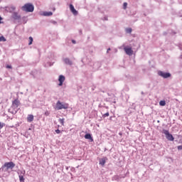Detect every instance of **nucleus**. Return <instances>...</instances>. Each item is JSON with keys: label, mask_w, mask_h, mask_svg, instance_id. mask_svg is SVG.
<instances>
[{"label": "nucleus", "mask_w": 182, "mask_h": 182, "mask_svg": "<svg viewBox=\"0 0 182 182\" xmlns=\"http://www.w3.org/2000/svg\"><path fill=\"white\" fill-rule=\"evenodd\" d=\"M4 167H6L7 170H9V168H14V167H15V164L12 161L6 162L4 164Z\"/></svg>", "instance_id": "obj_5"}, {"label": "nucleus", "mask_w": 182, "mask_h": 182, "mask_svg": "<svg viewBox=\"0 0 182 182\" xmlns=\"http://www.w3.org/2000/svg\"><path fill=\"white\" fill-rule=\"evenodd\" d=\"M55 133H56L57 134H59L60 133V130L56 129V130H55Z\"/></svg>", "instance_id": "obj_27"}, {"label": "nucleus", "mask_w": 182, "mask_h": 182, "mask_svg": "<svg viewBox=\"0 0 182 182\" xmlns=\"http://www.w3.org/2000/svg\"><path fill=\"white\" fill-rule=\"evenodd\" d=\"M29 43L28 45H32V43L33 42V38L29 37Z\"/></svg>", "instance_id": "obj_20"}, {"label": "nucleus", "mask_w": 182, "mask_h": 182, "mask_svg": "<svg viewBox=\"0 0 182 182\" xmlns=\"http://www.w3.org/2000/svg\"><path fill=\"white\" fill-rule=\"evenodd\" d=\"M27 122H28V123L33 122V115L28 114L27 117Z\"/></svg>", "instance_id": "obj_9"}, {"label": "nucleus", "mask_w": 182, "mask_h": 182, "mask_svg": "<svg viewBox=\"0 0 182 182\" xmlns=\"http://www.w3.org/2000/svg\"><path fill=\"white\" fill-rule=\"evenodd\" d=\"M85 139H87V140H90L91 141H93V138H92V135L90 134H86L85 135Z\"/></svg>", "instance_id": "obj_10"}, {"label": "nucleus", "mask_w": 182, "mask_h": 182, "mask_svg": "<svg viewBox=\"0 0 182 182\" xmlns=\"http://www.w3.org/2000/svg\"><path fill=\"white\" fill-rule=\"evenodd\" d=\"M65 77L63 75H60L58 78L59 86H62L63 85V82H65Z\"/></svg>", "instance_id": "obj_7"}, {"label": "nucleus", "mask_w": 182, "mask_h": 182, "mask_svg": "<svg viewBox=\"0 0 182 182\" xmlns=\"http://www.w3.org/2000/svg\"><path fill=\"white\" fill-rule=\"evenodd\" d=\"M162 133H164V134H165L166 139L168 140H169V141H174V137L173 136V135L171 134H170V132H168V130L164 129Z\"/></svg>", "instance_id": "obj_3"}, {"label": "nucleus", "mask_w": 182, "mask_h": 182, "mask_svg": "<svg viewBox=\"0 0 182 182\" xmlns=\"http://www.w3.org/2000/svg\"><path fill=\"white\" fill-rule=\"evenodd\" d=\"M43 15H44V16H51V15H52V12H45L44 14H43Z\"/></svg>", "instance_id": "obj_17"}, {"label": "nucleus", "mask_w": 182, "mask_h": 182, "mask_svg": "<svg viewBox=\"0 0 182 182\" xmlns=\"http://www.w3.org/2000/svg\"><path fill=\"white\" fill-rule=\"evenodd\" d=\"M109 112H106L104 115H103V117H109Z\"/></svg>", "instance_id": "obj_23"}, {"label": "nucleus", "mask_w": 182, "mask_h": 182, "mask_svg": "<svg viewBox=\"0 0 182 182\" xmlns=\"http://www.w3.org/2000/svg\"><path fill=\"white\" fill-rule=\"evenodd\" d=\"M49 114H50V112H49L48 111H46L45 112V116H49Z\"/></svg>", "instance_id": "obj_25"}, {"label": "nucleus", "mask_w": 182, "mask_h": 182, "mask_svg": "<svg viewBox=\"0 0 182 182\" xmlns=\"http://www.w3.org/2000/svg\"><path fill=\"white\" fill-rule=\"evenodd\" d=\"M18 177L20 182H25V178H23V176L20 175Z\"/></svg>", "instance_id": "obj_16"}, {"label": "nucleus", "mask_w": 182, "mask_h": 182, "mask_svg": "<svg viewBox=\"0 0 182 182\" xmlns=\"http://www.w3.org/2000/svg\"><path fill=\"white\" fill-rule=\"evenodd\" d=\"M58 122L60 123V124H62V126H65V119H59Z\"/></svg>", "instance_id": "obj_14"}, {"label": "nucleus", "mask_w": 182, "mask_h": 182, "mask_svg": "<svg viewBox=\"0 0 182 182\" xmlns=\"http://www.w3.org/2000/svg\"><path fill=\"white\" fill-rule=\"evenodd\" d=\"M100 164L101 166H105V164H106V159H102L100 161Z\"/></svg>", "instance_id": "obj_13"}, {"label": "nucleus", "mask_w": 182, "mask_h": 182, "mask_svg": "<svg viewBox=\"0 0 182 182\" xmlns=\"http://www.w3.org/2000/svg\"><path fill=\"white\" fill-rule=\"evenodd\" d=\"M124 50L127 53V55H129V56H131V55H133V50H132V48L124 47Z\"/></svg>", "instance_id": "obj_6"}, {"label": "nucleus", "mask_w": 182, "mask_h": 182, "mask_svg": "<svg viewBox=\"0 0 182 182\" xmlns=\"http://www.w3.org/2000/svg\"><path fill=\"white\" fill-rule=\"evenodd\" d=\"M123 9H127V3L124 2L123 4Z\"/></svg>", "instance_id": "obj_22"}, {"label": "nucleus", "mask_w": 182, "mask_h": 182, "mask_svg": "<svg viewBox=\"0 0 182 182\" xmlns=\"http://www.w3.org/2000/svg\"><path fill=\"white\" fill-rule=\"evenodd\" d=\"M13 106H14V107H18L19 106V100H15L13 102Z\"/></svg>", "instance_id": "obj_11"}, {"label": "nucleus", "mask_w": 182, "mask_h": 182, "mask_svg": "<svg viewBox=\"0 0 182 182\" xmlns=\"http://www.w3.org/2000/svg\"><path fill=\"white\" fill-rule=\"evenodd\" d=\"M4 126H5V124H4V123L2 124L0 122V130H1V129H2L4 127Z\"/></svg>", "instance_id": "obj_24"}, {"label": "nucleus", "mask_w": 182, "mask_h": 182, "mask_svg": "<svg viewBox=\"0 0 182 182\" xmlns=\"http://www.w3.org/2000/svg\"><path fill=\"white\" fill-rule=\"evenodd\" d=\"M159 105H160V106H166V101H164V100H161V101L159 102Z\"/></svg>", "instance_id": "obj_18"}, {"label": "nucleus", "mask_w": 182, "mask_h": 182, "mask_svg": "<svg viewBox=\"0 0 182 182\" xmlns=\"http://www.w3.org/2000/svg\"><path fill=\"white\" fill-rule=\"evenodd\" d=\"M0 42H6V38L4 36L0 37Z\"/></svg>", "instance_id": "obj_19"}, {"label": "nucleus", "mask_w": 182, "mask_h": 182, "mask_svg": "<svg viewBox=\"0 0 182 182\" xmlns=\"http://www.w3.org/2000/svg\"><path fill=\"white\" fill-rule=\"evenodd\" d=\"M6 68H7V69H12V66L9 65H7Z\"/></svg>", "instance_id": "obj_26"}, {"label": "nucleus", "mask_w": 182, "mask_h": 182, "mask_svg": "<svg viewBox=\"0 0 182 182\" xmlns=\"http://www.w3.org/2000/svg\"><path fill=\"white\" fill-rule=\"evenodd\" d=\"M127 33H132V28H129L126 29Z\"/></svg>", "instance_id": "obj_21"}, {"label": "nucleus", "mask_w": 182, "mask_h": 182, "mask_svg": "<svg viewBox=\"0 0 182 182\" xmlns=\"http://www.w3.org/2000/svg\"><path fill=\"white\" fill-rule=\"evenodd\" d=\"M178 150H182V145L178 146Z\"/></svg>", "instance_id": "obj_28"}, {"label": "nucleus", "mask_w": 182, "mask_h": 182, "mask_svg": "<svg viewBox=\"0 0 182 182\" xmlns=\"http://www.w3.org/2000/svg\"><path fill=\"white\" fill-rule=\"evenodd\" d=\"M70 10L73 14V15H77V11L75 9V6H73V4H70Z\"/></svg>", "instance_id": "obj_8"}, {"label": "nucleus", "mask_w": 182, "mask_h": 182, "mask_svg": "<svg viewBox=\"0 0 182 182\" xmlns=\"http://www.w3.org/2000/svg\"><path fill=\"white\" fill-rule=\"evenodd\" d=\"M64 62L66 63V65H72V62L69 58L64 59Z\"/></svg>", "instance_id": "obj_12"}, {"label": "nucleus", "mask_w": 182, "mask_h": 182, "mask_svg": "<svg viewBox=\"0 0 182 182\" xmlns=\"http://www.w3.org/2000/svg\"><path fill=\"white\" fill-rule=\"evenodd\" d=\"M73 43H76V42L75 41H73Z\"/></svg>", "instance_id": "obj_30"}, {"label": "nucleus", "mask_w": 182, "mask_h": 182, "mask_svg": "<svg viewBox=\"0 0 182 182\" xmlns=\"http://www.w3.org/2000/svg\"><path fill=\"white\" fill-rule=\"evenodd\" d=\"M21 9L25 11V12H33L35 7H33V5L31 4H26L21 7Z\"/></svg>", "instance_id": "obj_1"}, {"label": "nucleus", "mask_w": 182, "mask_h": 182, "mask_svg": "<svg viewBox=\"0 0 182 182\" xmlns=\"http://www.w3.org/2000/svg\"><path fill=\"white\" fill-rule=\"evenodd\" d=\"M158 74L159 76H161V77H164V79H167V77H171V76L170 73H164L163 71H159Z\"/></svg>", "instance_id": "obj_4"}, {"label": "nucleus", "mask_w": 182, "mask_h": 182, "mask_svg": "<svg viewBox=\"0 0 182 182\" xmlns=\"http://www.w3.org/2000/svg\"><path fill=\"white\" fill-rule=\"evenodd\" d=\"M1 21H2V17H1L0 16V23H1Z\"/></svg>", "instance_id": "obj_29"}, {"label": "nucleus", "mask_w": 182, "mask_h": 182, "mask_svg": "<svg viewBox=\"0 0 182 182\" xmlns=\"http://www.w3.org/2000/svg\"><path fill=\"white\" fill-rule=\"evenodd\" d=\"M109 50H110V48H108L107 51L109 52Z\"/></svg>", "instance_id": "obj_32"}, {"label": "nucleus", "mask_w": 182, "mask_h": 182, "mask_svg": "<svg viewBox=\"0 0 182 182\" xmlns=\"http://www.w3.org/2000/svg\"><path fill=\"white\" fill-rule=\"evenodd\" d=\"M13 18H14V19H19L21 17L19 16H18V14L14 13L13 15Z\"/></svg>", "instance_id": "obj_15"}, {"label": "nucleus", "mask_w": 182, "mask_h": 182, "mask_svg": "<svg viewBox=\"0 0 182 182\" xmlns=\"http://www.w3.org/2000/svg\"><path fill=\"white\" fill-rule=\"evenodd\" d=\"M119 136H122V133L121 132H119Z\"/></svg>", "instance_id": "obj_31"}, {"label": "nucleus", "mask_w": 182, "mask_h": 182, "mask_svg": "<svg viewBox=\"0 0 182 182\" xmlns=\"http://www.w3.org/2000/svg\"><path fill=\"white\" fill-rule=\"evenodd\" d=\"M69 107V104L65 102H60V101H58L56 103V109L57 110H62V109H68Z\"/></svg>", "instance_id": "obj_2"}]
</instances>
